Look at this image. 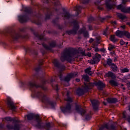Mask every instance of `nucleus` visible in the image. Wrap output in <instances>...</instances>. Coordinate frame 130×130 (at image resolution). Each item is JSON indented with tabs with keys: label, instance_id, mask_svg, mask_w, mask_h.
<instances>
[{
	"label": "nucleus",
	"instance_id": "f257e3e1",
	"mask_svg": "<svg viewBox=\"0 0 130 130\" xmlns=\"http://www.w3.org/2000/svg\"><path fill=\"white\" fill-rule=\"evenodd\" d=\"M94 85L97 86L98 90H102L103 88H105V84L100 81L95 82L94 83L87 82V84L84 83L83 89L81 88L78 89L77 94L79 95H83L84 94V91H88L89 89H92Z\"/></svg>",
	"mask_w": 130,
	"mask_h": 130
},
{
	"label": "nucleus",
	"instance_id": "f03ea898",
	"mask_svg": "<svg viewBox=\"0 0 130 130\" xmlns=\"http://www.w3.org/2000/svg\"><path fill=\"white\" fill-rule=\"evenodd\" d=\"M78 57L76 56V54H74L70 51H67L62 54L61 56V61H64V60H67V61H72V60H75V58Z\"/></svg>",
	"mask_w": 130,
	"mask_h": 130
},
{
	"label": "nucleus",
	"instance_id": "7ed1b4c3",
	"mask_svg": "<svg viewBox=\"0 0 130 130\" xmlns=\"http://www.w3.org/2000/svg\"><path fill=\"white\" fill-rule=\"evenodd\" d=\"M101 58V55L96 53L92 59L88 60V62L90 63V64H95V63H98V62L100 61Z\"/></svg>",
	"mask_w": 130,
	"mask_h": 130
},
{
	"label": "nucleus",
	"instance_id": "20e7f679",
	"mask_svg": "<svg viewBox=\"0 0 130 130\" xmlns=\"http://www.w3.org/2000/svg\"><path fill=\"white\" fill-rule=\"evenodd\" d=\"M118 10H121L123 13H130V7L126 8L125 6L121 4L117 6Z\"/></svg>",
	"mask_w": 130,
	"mask_h": 130
},
{
	"label": "nucleus",
	"instance_id": "39448f33",
	"mask_svg": "<svg viewBox=\"0 0 130 130\" xmlns=\"http://www.w3.org/2000/svg\"><path fill=\"white\" fill-rule=\"evenodd\" d=\"M61 111L63 113L66 112H72L73 111V109H72V105L71 104H67L66 107L61 109Z\"/></svg>",
	"mask_w": 130,
	"mask_h": 130
},
{
	"label": "nucleus",
	"instance_id": "423d86ee",
	"mask_svg": "<svg viewBox=\"0 0 130 130\" xmlns=\"http://www.w3.org/2000/svg\"><path fill=\"white\" fill-rule=\"evenodd\" d=\"M28 120H31L33 118H36L38 122H40V119L39 118V115H35L34 114H29L27 115Z\"/></svg>",
	"mask_w": 130,
	"mask_h": 130
},
{
	"label": "nucleus",
	"instance_id": "0eeeda50",
	"mask_svg": "<svg viewBox=\"0 0 130 130\" xmlns=\"http://www.w3.org/2000/svg\"><path fill=\"white\" fill-rule=\"evenodd\" d=\"M106 5L108 10H111V9H114V7H115V4L112 3L111 0H107Z\"/></svg>",
	"mask_w": 130,
	"mask_h": 130
},
{
	"label": "nucleus",
	"instance_id": "6e6552de",
	"mask_svg": "<svg viewBox=\"0 0 130 130\" xmlns=\"http://www.w3.org/2000/svg\"><path fill=\"white\" fill-rule=\"evenodd\" d=\"M77 75L78 74L77 73L70 74L64 78V81L65 82H70L71 79L75 78Z\"/></svg>",
	"mask_w": 130,
	"mask_h": 130
},
{
	"label": "nucleus",
	"instance_id": "1a4fd4ad",
	"mask_svg": "<svg viewBox=\"0 0 130 130\" xmlns=\"http://www.w3.org/2000/svg\"><path fill=\"white\" fill-rule=\"evenodd\" d=\"M90 101L94 111L98 110V105H99V102L96 100H91Z\"/></svg>",
	"mask_w": 130,
	"mask_h": 130
},
{
	"label": "nucleus",
	"instance_id": "9d476101",
	"mask_svg": "<svg viewBox=\"0 0 130 130\" xmlns=\"http://www.w3.org/2000/svg\"><path fill=\"white\" fill-rule=\"evenodd\" d=\"M75 110L77 112L81 114V115H84V114L86 113V111H85V110H83V109L81 108V106L79 105H76Z\"/></svg>",
	"mask_w": 130,
	"mask_h": 130
},
{
	"label": "nucleus",
	"instance_id": "9b49d317",
	"mask_svg": "<svg viewBox=\"0 0 130 130\" xmlns=\"http://www.w3.org/2000/svg\"><path fill=\"white\" fill-rule=\"evenodd\" d=\"M7 105L10 109L12 110H15L16 107H15L14 103H13V101H12V100L10 98H8L7 99Z\"/></svg>",
	"mask_w": 130,
	"mask_h": 130
},
{
	"label": "nucleus",
	"instance_id": "f8f14e48",
	"mask_svg": "<svg viewBox=\"0 0 130 130\" xmlns=\"http://www.w3.org/2000/svg\"><path fill=\"white\" fill-rule=\"evenodd\" d=\"M79 27L78 24H75L73 29L68 31L69 35H72V34H74V35L76 34L77 31H78V29H79Z\"/></svg>",
	"mask_w": 130,
	"mask_h": 130
},
{
	"label": "nucleus",
	"instance_id": "ddd939ff",
	"mask_svg": "<svg viewBox=\"0 0 130 130\" xmlns=\"http://www.w3.org/2000/svg\"><path fill=\"white\" fill-rule=\"evenodd\" d=\"M56 45V44L55 42H52L50 44V46H48L47 45L43 43V46L47 49V50H50L52 48L55 47V46Z\"/></svg>",
	"mask_w": 130,
	"mask_h": 130
},
{
	"label": "nucleus",
	"instance_id": "4468645a",
	"mask_svg": "<svg viewBox=\"0 0 130 130\" xmlns=\"http://www.w3.org/2000/svg\"><path fill=\"white\" fill-rule=\"evenodd\" d=\"M104 128H107L108 130H115V126H111V127H108V124H106L104 126H102L99 128V130H103Z\"/></svg>",
	"mask_w": 130,
	"mask_h": 130
},
{
	"label": "nucleus",
	"instance_id": "2eb2a0df",
	"mask_svg": "<svg viewBox=\"0 0 130 130\" xmlns=\"http://www.w3.org/2000/svg\"><path fill=\"white\" fill-rule=\"evenodd\" d=\"M18 21L20 23H24V22L28 21V18L26 16L20 15L18 16Z\"/></svg>",
	"mask_w": 130,
	"mask_h": 130
},
{
	"label": "nucleus",
	"instance_id": "dca6fc26",
	"mask_svg": "<svg viewBox=\"0 0 130 130\" xmlns=\"http://www.w3.org/2000/svg\"><path fill=\"white\" fill-rule=\"evenodd\" d=\"M116 35L118 37H123L124 36V31H120V30H117L116 32Z\"/></svg>",
	"mask_w": 130,
	"mask_h": 130
},
{
	"label": "nucleus",
	"instance_id": "f3484780",
	"mask_svg": "<svg viewBox=\"0 0 130 130\" xmlns=\"http://www.w3.org/2000/svg\"><path fill=\"white\" fill-rule=\"evenodd\" d=\"M117 16L118 18H119V19H121L122 21H124L125 20H126L127 17L125 15H123L121 14V13H117Z\"/></svg>",
	"mask_w": 130,
	"mask_h": 130
},
{
	"label": "nucleus",
	"instance_id": "a211bd4d",
	"mask_svg": "<svg viewBox=\"0 0 130 130\" xmlns=\"http://www.w3.org/2000/svg\"><path fill=\"white\" fill-rule=\"evenodd\" d=\"M106 77L112 78V79H114L115 78V75L111 72H109L106 74Z\"/></svg>",
	"mask_w": 130,
	"mask_h": 130
},
{
	"label": "nucleus",
	"instance_id": "6ab92c4d",
	"mask_svg": "<svg viewBox=\"0 0 130 130\" xmlns=\"http://www.w3.org/2000/svg\"><path fill=\"white\" fill-rule=\"evenodd\" d=\"M53 63L54 65V66L56 67V68H58L59 69H60V66L57 59H54L53 61Z\"/></svg>",
	"mask_w": 130,
	"mask_h": 130
},
{
	"label": "nucleus",
	"instance_id": "aec40b11",
	"mask_svg": "<svg viewBox=\"0 0 130 130\" xmlns=\"http://www.w3.org/2000/svg\"><path fill=\"white\" fill-rule=\"evenodd\" d=\"M69 95H70V92L67 91V99H65V100H66V101H67L68 103H70V102H73V99L69 96Z\"/></svg>",
	"mask_w": 130,
	"mask_h": 130
},
{
	"label": "nucleus",
	"instance_id": "412c9836",
	"mask_svg": "<svg viewBox=\"0 0 130 130\" xmlns=\"http://www.w3.org/2000/svg\"><path fill=\"white\" fill-rule=\"evenodd\" d=\"M19 37H20V35H19L17 33L13 34L12 35V38L13 40H17V39H18Z\"/></svg>",
	"mask_w": 130,
	"mask_h": 130
},
{
	"label": "nucleus",
	"instance_id": "4be33fe9",
	"mask_svg": "<svg viewBox=\"0 0 130 130\" xmlns=\"http://www.w3.org/2000/svg\"><path fill=\"white\" fill-rule=\"evenodd\" d=\"M62 17H64L66 19H69L70 17H71V15H70V13H69L67 12H64L62 14Z\"/></svg>",
	"mask_w": 130,
	"mask_h": 130
},
{
	"label": "nucleus",
	"instance_id": "5701e85b",
	"mask_svg": "<svg viewBox=\"0 0 130 130\" xmlns=\"http://www.w3.org/2000/svg\"><path fill=\"white\" fill-rule=\"evenodd\" d=\"M107 101L108 103H115V102H117V100L116 99L109 98L107 99Z\"/></svg>",
	"mask_w": 130,
	"mask_h": 130
},
{
	"label": "nucleus",
	"instance_id": "b1692460",
	"mask_svg": "<svg viewBox=\"0 0 130 130\" xmlns=\"http://www.w3.org/2000/svg\"><path fill=\"white\" fill-rule=\"evenodd\" d=\"M7 127H8V128H14L15 130H19V128H20V126L18 125H16L14 128L13 127V126L10 125H8Z\"/></svg>",
	"mask_w": 130,
	"mask_h": 130
},
{
	"label": "nucleus",
	"instance_id": "393cba45",
	"mask_svg": "<svg viewBox=\"0 0 130 130\" xmlns=\"http://www.w3.org/2000/svg\"><path fill=\"white\" fill-rule=\"evenodd\" d=\"M85 73H86V74H88V75H89L90 76H91V75H92V71H91V67H89V68H87L86 69H85Z\"/></svg>",
	"mask_w": 130,
	"mask_h": 130
},
{
	"label": "nucleus",
	"instance_id": "a878e982",
	"mask_svg": "<svg viewBox=\"0 0 130 130\" xmlns=\"http://www.w3.org/2000/svg\"><path fill=\"white\" fill-rule=\"evenodd\" d=\"M80 33H83L85 37H87V36H88V31L86 30V28L85 27H84L82 29H81Z\"/></svg>",
	"mask_w": 130,
	"mask_h": 130
},
{
	"label": "nucleus",
	"instance_id": "bb28decb",
	"mask_svg": "<svg viewBox=\"0 0 130 130\" xmlns=\"http://www.w3.org/2000/svg\"><path fill=\"white\" fill-rule=\"evenodd\" d=\"M74 11L77 12L78 15L81 13V6H77L74 8Z\"/></svg>",
	"mask_w": 130,
	"mask_h": 130
},
{
	"label": "nucleus",
	"instance_id": "cd10ccee",
	"mask_svg": "<svg viewBox=\"0 0 130 130\" xmlns=\"http://www.w3.org/2000/svg\"><path fill=\"white\" fill-rule=\"evenodd\" d=\"M126 112L124 111L123 112V117L124 118H126L127 121H128V122H130V116H128L126 117Z\"/></svg>",
	"mask_w": 130,
	"mask_h": 130
},
{
	"label": "nucleus",
	"instance_id": "c85d7f7f",
	"mask_svg": "<svg viewBox=\"0 0 130 130\" xmlns=\"http://www.w3.org/2000/svg\"><path fill=\"white\" fill-rule=\"evenodd\" d=\"M39 96L42 98L43 102H44V100L46 99V96L43 93L40 92L39 93Z\"/></svg>",
	"mask_w": 130,
	"mask_h": 130
},
{
	"label": "nucleus",
	"instance_id": "c756f323",
	"mask_svg": "<svg viewBox=\"0 0 130 130\" xmlns=\"http://www.w3.org/2000/svg\"><path fill=\"white\" fill-rule=\"evenodd\" d=\"M109 83L111 85H112V86H118V83H117V82L114 80H110Z\"/></svg>",
	"mask_w": 130,
	"mask_h": 130
},
{
	"label": "nucleus",
	"instance_id": "7c9ffc66",
	"mask_svg": "<svg viewBox=\"0 0 130 130\" xmlns=\"http://www.w3.org/2000/svg\"><path fill=\"white\" fill-rule=\"evenodd\" d=\"M107 64H108V66H110L111 67L113 64H114V63H112V59H111V58H109L107 59Z\"/></svg>",
	"mask_w": 130,
	"mask_h": 130
},
{
	"label": "nucleus",
	"instance_id": "2f4dec72",
	"mask_svg": "<svg viewBox=\"0 0 130 130\" xmlns=\"http://www.w3.org/2000/svg\"><path fill=\"white\" fill-rule=\"evenodd\" d=\"M111 69L112 70V71H113V72H116V71H117V66H116V65H115V64H113V65H112L111 66Z\"/></svg>",
	"mask_w": 130,
	"mask_h": 130
},
{
	"label": "nucleus",
	"instance_id": "473e14b6",
	"mask_svg": "<svg viewBox=\"0 0 130 130\" xmlns=\"http://www.w3.org/2000/svg\"><path fill=\"white\" fill-rule=\"evenodd\" d=\"M124 36H125L126 38L130 39V33L128 31H124Z\"/></svg>",
	"mask_w": 130,
	"mask_h": 130
},
{
	"label": "nucleus",
	"instance_id": "72a5a7b5",
	"mask_svg": "<svg viewBox=\"0 0 130 130\" xmlns=\"http://www.w3.org/2000/svg\"><path fill=\"white\" fill-rule=\"evenodd\" d=\"M110 40L113 42H116L117 41V40L115 39V36H111L110 38Z\"/></svg>",
	"mask_w": 130,
	"mask_h": 130
},
{
	"label": "nucleus",
	"instance_id": "f704fd0d",
	"mask_svg": "<svg viewBox=\"0 0 130 130\" xmlns=\"http://www.w3.org/2000/svg\"><path fill=\"white\" fill-rule=\"evenodd\" d=\"M120 70L121 71V73H128V69L127 68L120 69Z\"/></svg>",
	"mask_w": 130,
	"mask_h": 130
},
{
	"label": "nucleus",
	"instance_id": "c9c22d12",
	"mask_svg": "<svg viewBox=\"0 0 130 130\" xmlns=\"http://www.w3.org/2000/svg\"><path fill=\"white\" fill-rule=\"evenodd\" d=\"M24 11L27 14H29V13H30V8H29V7H25V8H24Z\"/></svg>",
	"mask_w": 130,
	"mask_h": 130
},
{
	"label": "nucleus",
	"instance_id": "e433bc0d",
	"mask_svg": "<svg viewBox=\"0 0 130 130\" xmlns=\"http://www.w3.org/2000/svg\"><path fill=\"white\" fill-rule=\"evenodd\" d=\"M83 78L85 81V82H88L89 81V76H88V75H84L83 76Z\"/></svg>",
	"mask_w": 130,
	"mask_h": 130
},
{
	"label": "nucleus",
	"instance_id": "4c0bfd02",
	"mask_svg": "<svg viewBox=\"0 0 130 130\" xmlns=\"http://www.w3.org/2000/svg\"><path fill=\"white\" fill-rule=\"evenodd\" d=\"M114 48H115V47H114V45H112L111 44L109 45V46L108 48L109 50L111 51L112 50V49H114Z\"/></svg>",
	"mask_w": 130,
	"mask_h": 130
},
{
	"label": "nucleus",
	"instance_id": "58836bf2",
	"mask_svg": "<svg viewBox=\"0 0 130 130\" xmlns=\"http://www.w3.org/2000/svg\"><path fill=\"white\" fill-rule=\"evenodd\" d=\"M29 85L30 86V87H35V86H36V84L34 83H32V82H29Z\"/></svg>",
	"mask_w": 130,
	"mask_h": 130
},
{
	"label": "nucleus",
	"instance_id": "ea45409f",
	"mask_svg": "<svg viewBox=\"0 0 130 130\" xmlns=\"http://www.w3.org/2000/svg\"><path fill=\"white\" fill-rule=\"evenodd\" d=\"M5 119L7 121H12V120H13V119H12V118H11L10 117H6Z\"/></svg>",
	"mask_w": 130,
	"mask_h": 130
},
{
	"label": "nucleus",
	"instance_id": "a19ab883",
	"mask_svg": "<svg viewBox=\"0 0 130 130\" xmlns=\"http://www.w3.org/2000/svg\"><path fill=\"white\" fill-rule=\"evenodd\" d=\"M50 127V123H47L46 125V129H49Z\"/></svg>",
	"mask_w": 130,
	"mask_h": 130
},
{
	"label": "nucleus",
	"instance_id": "79ce46f5",
	"mask_svg": "<svg viewBox=\"0 0 130 130\" xmlns=\"http://www.w3.org/2000/svg\"><path fill=\"white\" fill-rule=\"evenodd\" d=\"M59 77L60 79L61 80V81H62V80H63L62 79V74L61 72L59 73Z\"/></svg>",
	"mask_w": 130,
	"mask_h": 130
},
{
	"label": "nucleus",
	"instance_id": "37998d69",
	"mask_svg": "<svg viewBox=\"0 0 130 130\" xmlns=\"http://www.w3.org/2000/svg\"><path fill=\"white\" fill-rule=\"evenodd\" d=\"M120 44L121 45H124V44H125V42H124V41H123V40H121V41H120Z\"/></svg>",
	"mask_w": 130,
	"mask_h": 130
},
{
	"label": "nucleus",
	"instance_id": "c03bdc74",
	"mask_svg": "<svg viewBox=\"0 0 130 130\" xmlns=\"http://www.w3.org/2000/svg\"><path fill=\"white\" fill-rule=\"evenodd\" d=\"M90 0H83L82 1L83 4H88Z\"/></svg>",
	"mask_w": 130,
	"mask_h": 130
},
{
	"label": "nucleus",
	"instance_id": "a18cd8bd",
	"mask_svg": "<svg viewBox=\"0 0 130 130\" xmlns=\"http://www.w3.org/2000/svg\"><path fill=\"white\" fill-rule=\"evenodd\" d=\"M104 35H107V28L104 31Z\"/></svg>",
	"mask_w": 130,
	"mask_h": 130
},
{
	"label": "nucleus",
	"instance_id": "49530a36",
	"mask_svg": "<svg viewBox=\"0 0 130 130\" xmlns=\"http://www.w3.org/2000/svg\"><path fill=\"white\" fill-rule=\"evenodd\" d=\"M126 2H127V0H122V5L125 4V3H126Z\"/></svg>",
	"mask_w": 130,
	"mask_h": 130
},
{
	"label": "nucleus",
	"instance_id": "de8ad7c7",
	"mask_svg": "<svg viewBox=\"0 0 130 130\" xmlns=\"http://www.w3.org/2000/svg\"><path fill=\"white\" fill-rule=\"evenodd\" d=\"M39 70H40V67L36 68L35 71H36V72H39Z\"/></svg>",
	"mask_w": 130,
	"mask_h": 130
},
{
	"label": "nucleus",
	"instance_id": "09e8293b",
	"mask_svg": "<svg viewBox=\"0 0 130 130\" xmlns=\"http://www.w3.org/2000/svg\"><path fill=\"white\" fill-rule=\"evenodd\" d=\"M36 24H37V25H40L41 24V22L40 21H38L36 22Z\"/></svg>",
	"mask_w": 130,
	"mask_h": 130
},
{
	"label": "nucleus",
	"instance_id": "8fccbe9b",
	"mask_svg": "<svg viewBox=\"0 0 130 130\" xmlns=\"http://www.w3.org/2000/svg\"><path fill=\"white\" fill-rule=\"evenodd\" d=\"M86 55H87V56H88V57H91V53H88L86 54Z\"/></svg>",
	"mask_w": 130,
	"mask_h": 130
},
{
	"label": "nucleus",
	"instance_id": "3c124183",
	"mask_svg": "<svg viewBox=\"0 0 130 130\" xmlns=\"http://www.w3.org/2000/svg\"><path fill=\"white\" fill-rule=\"evenodd\" d=\"M94 41V40L92 38H91L89 41V42H90V43H92V42H93Z\"/></svg>",
	"mask_w": 130,
	"mask_h": 130
},
{
	"label": "nucleus",
	"instance_id": "603ef678",
	"mask_svg": "<svg viewBox=\"0 0 130 130\" xmlns=\"http://www.w3.org/2000/svg\"><path fill=\"white\" fill-rule=\"evenodd\" d=\"M54 89H55V90H56L57 91V90H58V86H57V85H55Z\"/></svg>",
	"mask_w": 130,
	"mask_h": 130
},
{
	"label": "nucleus",
	"instance_id": "864d4df0",
	"mask_svg": "<svg viewBox=\"0 0 130 130\" xmlns=\"http://www.w3.org/2000/svg\"><path fill=\"white\" fill-rule=\"evenodd\" d=\"M94 51L95 52L99 51V49H98V48H95Z\"/></svg>",
	"mask_w": 130,
	"mask_h": 130
},
{
	"label": "nucleus",
	"instance_id": "5fc2aeb1",
	"mask_svg": "<svg viewBox=\"0 0 130 130\" xmlns=\"http://www.w3.org/2000/svg\"><path fill=\"white\" fill-rule=\"evenodd\" d=\"M121 28H122L123 29H125V26L124 25L121 26Z\"/></svg>",
	"mask_w": 130,
	"mask_h": 130
},
{
	"label": "nucleus",
	"instance_id": "6e6d98bb",
	"mask_svg": "<svg viewBox=\"0 0 130 130\" xmlns=\"http://www.w3.org/2000/svg\"><path fill=\"white\" fill-rule=\"evenodd\" d=\"M117 60V57H115L114 59V61H116Z\"/></svg>",
	"mask_w": 130,
	"mask_h": 130
},
{
	"label": "nucleus",
	"instance_id": "4d7b16f0",
	"mask_svg": "<svg viewBox=\"0 0 130 130\" xmlns=\"http://www.w3.org/2000/svg\"><path fill=\"white\" fill-rule=\"evenodd\" d=\"M89 30H92V26H91V25H89Z\"/></svg>",
	"mask_w": 130,
	"mask_h": 130
},
{
	"label": "nucleus",
	"instance_id": "13d9d810",
	"mask_svg": "<svg viewBox=\"0 0 130 130\" xmlns=\"http://www.w3.org/2000/svg\"><path fill=\"white\" fill-rule=\"evenodd\" d=\"M81 54H82L83 55H84V56L87 55H85V52H82L81 53Z\"/></svg>",
	"mask_w": 130,
	"mask_h": 130
},
{
	"label": "nucleus",
	"instance_id": "bf43d9fd",
	"mask_svg": "<svg viewBox=\"0 0 130 130\" xmlns=\"http://www.w3.org/2000/svg\"><path fill=\"white\" fill-rule=\"evenodd\" d=\"M101 51H102L103 52H104V51H105V49H101Z\"/></svg>",
	"mask_w": 130,
	"mask_h": 130
},
{
	"label": "nucleus",
	"instance_id": "052dcab7",
	"mask_svg": "<svg viewBox=\"0 0 130 130\" xmlns=\"http://www.w3.org/2000/svg\"><path fill=\"white\" fill-rule=\"evenodd\" d=\"M40 39H43V36H41L39 37Z\"/></svg>",
	"mask_w": 130,
	"mask_h": 130
},
{
	"label": "nucleus",
	"instance_id": "680f3d73",
	"mask_svg": "<svg viewBox=\"0 0 130 130\" xmlns=\"http://www.w3.org/2000/svg\"><path fill=\"white\" fill-rule=\"evenodd\" d=\"M90 20H93V18H90L88 19L89 22H90Z\"/></svg>",
	"mask_w": 130,
	"mask_h": 130
},
{
	"label": "nucleus",
	"instance_id": "e2e57ef3",
	"mask_svg": "<svg viewBox=\"0 0 130 130\" xmlns=\"http://www.w3.org/2000/svg\"><path fill=\"white\" fill-rule=\"evenodd\" d=\"M76 81H77V82H79L80 81V79H76Z\"/></svg>",
	"mask_w": 130,
	"mask_h": 130
},
{
	"label": "nucleus",
	"instance_id": "0e129e2a",
	"mask_svg": "<svg viewBox=\"0 0 130 130\" xmlns=\"http://www.w3.org/2000/svg\"><path fill=\"white\" fill-rule=\"evenodd\" d=\"M113 24H114L115 25H116V21H114L113 22Z\"/></svg>",
	"mask_w": 130,
	"mask_h": 130
},
{
	"label": "nucleus",
	"instance_id": "69168bd1",
	"mask_svg": "<svg viewBox=\"0 0 130 130\" xmlns=\"http://www.w3.org/2000/svg\"><path fill=\"white\" fill-rule=\"evenodd\" d=\"M98 9H99V10H102V8H101V7H98Z\"/></svg>",
	"mask_w": 130,
	"mask_h": 130
},
{
	"label": "nucleus",
	"instance_id": "338daca9",
	"mask_svg": "<svg viewBox=\"0 0 130 130\" xmlns=\"http://www.w3.org/2000/svg\"><path fill=\"white\" fill-rule=\"evenodd\" d=\"M62 68L63 70H64V69H66V67H64V66H62Z\"/></svg>",
	"mask_w": 130,
	"mask_h": 130
},
{
	"label": "nucleus",
	"instance_id": "774afa93",
	"mask_svg": "<svg viewBox=\"0 0 130 130\" xmlns=\"http://www.w3.org/2000/svg\"><path fill=\"white\" fill-rule=\"evenodd\" d=\"M127 25H129V26H130V22H128V23H127Z\"/></svg>",
	"mask_w": 130,
	"mask_h": 130
}]
</instances>
